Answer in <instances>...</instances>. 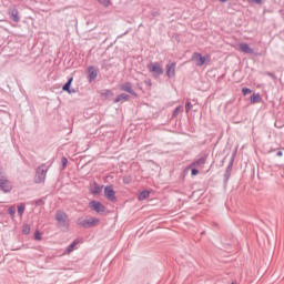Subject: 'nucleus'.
Instances as JSON below:
<instances>
[{
	"label": "nucleus",
	"instance_id": "f257e3e1",
	"mask_svg": "<svg viewBox=\"0 0 284 284\" xmlns=\"http://www.w3.org/2000/svg\"><path fill=\"white\" fill-rule=\"evenodd\" d=\"M0 190H2L4 194H10V192H12V182L8 180V175L3 168H0Z\"/></svg>",
	"mask_w": 284,
	"mask_h": 284
},
{
	"label": "nucleus",
	"instance_id": "f03ea898",
	"mask_svg": "<svg viewBox=\"0 0 284 284\" xmlns=\"http://www.w3.org/2000/svg\"><path fill=\"white\" fill-rule=\"evenodd\" d=\"M45 176H48V168L42 164L36 171L34 183H45Z\"/></svg>",
	"mask_w": 284,
	"mask_h": 284
},
{
	"label": "nucleus",
	"instance_id": "7ed1b4c3",
	"mask_svg": "<svg viewBox=\"0 0 284 284\" xmlns=\"http://www.w3.org/2000/svg\"><path fill=\"white\" fill-rule=\"evenodd\" d=\"M77 223L80 227H84V230H88V227H94V225H97V223H99V219H97V217H89V219L79 217Z\"/></svg>",
	"mask_w": 284,
	"mask_h": 284
},
{
	"label": "nucleus",
	"instance_id": "20e7f679",
	"mask_svg": "<svg viewBox=\"0 0 284 284\" xmlns=\"http://www.w3.org/2000/svg\"><path fill=\"white\" fill-rule=\"evenodd\" d=\"M210 55H202L199 52H194L191 57V60L194 61L195 65H197V68H202V65H205V61H209Z\"/></svg>",
	"mask_w": 284,
	"mask_h": 284
},
{
	"label": "nucleus",
	"instance_id": "39448f33",
	"mask_svg": "<svg viewBox=\"0 0 284 284\" xmlns=\"http://www.w3.org/2000/svg\"><path fill=\"white\" fill-rule=\"evenodd\" d=\"M148 70H149V72H151L153 74V77H156V78L161 77V74H163V67H161V64H159V62L149 63Z\"/></svg>",
	"mask_w": 284,
	"mask_h": 284
},
{
	"label": "nucleus",
	"instance_id": "423d86ee",
	"mask_svg": "<svg viewBox=\"0 0 284 284\" xmlns=\"http://www.w3.org/2000/svg\"><path fill=\"white\" fill-rule=\"evenodd\" d=\"M55 221L59 223L60 227H68V214L63 211H57Z\"/></svg>",
	"mask_w": 284,
	"mask_h": 284
},
{
	"label": "nucleus",
	"instance_id": "0eeeda50",
	"mask_svg": "<svg viewBox=\"0 0 284 284\" xmlns=\"http://www.w3.org/2000/svg\"><path fill=\"white\" fill-rule=\"evenodd\" d=\"M104 196L105 199H108V201H116V192H114L112 185H108L104 187Z\"/></svg>",
	"mask_w": 284,
	"mask_h": 284
},
{
	"label": "nucleus",
	"instance_id": "6e6552de",
	"mask_svg": "<svg viewBox=\"0 0 284 284\" xmlns=\"http://www.w3.org/2000/svg\"><path fill=\"white\" fill-rule=\"evenodd\" d=\"M89 207H91V210H93V211L97 212L98 214H101V212H105V206L102 205L101 202L95 201V200H93V201H91V202L89 203Z\"/></svg>",
	"mask_w": 284,
	"mask_h": 284
},
{
	"label": "nucleus",
	"instance_id": "1a4fd4ad",
	"mask_svg": "<svg viewBox=\"0 0 284 284\" xmlns=\"http://www.w3.org/2000/svg\"><path fill=\"white\" fill-rule=\"evenodd\" d=\"M166 77H169V79L176 77V63L175 62H171V63L166 64Z\"/></svg>",
	"mask_w": 284,
	"mask_h": 284
},
{
	"label": "nucleus",
	"instance_id": "9d476101",
	"mask_svg": "<svg viewBox=\"0 0 284 284\" xmlns=\"http://www.w3.org/2000/svg\"><path fill=\"white\" fill-rule=\"evenodd\" d=\"M9 16L14 23H19L21 21V18L19 17V9H17V7L9 8Z\"/></svg>",
	"mask_w": 284,
	"mask_h": 284
},
{
	"label": "nucleus",
	"instance_id": "9b49d317",
	"mask_svg": "<svg viewBox=\"0 0 284 284\" xmlns=\"http://www.w3.org/2000/svg\"><path fill=\"white\" fill-rule=\"evenodd\" d=\"M234 166V158H232V160L230 161L225 173H224V183H227V181H230V178L232 176V168Z\"/></svg>",
	"mask_w": 284,
	"mask_h": 284
},
{
	"label": "nucleus",
	"instance_id": "f8f14e48",
	"mask_svg": "<svg viewBox=\"0 0 284 284\" xmlns=\"http://www.w3.org/2000/svg\"><path fill=\"white\" fill-rule=\"evenodd\" d=\"M240 52H244V54H254V49L250 48V44L242 42L239 44Z\"/></svg>",
	"mask_w": 284,
	"mask_h": 284
},
{
	"label": "nucleus",
	"instance_id": "ddd939ff",
	"mask_svg": "<svg viewBox=\"0 0 284 284\" xmlns=\"http://www.w3.org/2000/svg\"><path fill=\"white\" fill-rule=\"evenodd\" d=\"M72 81H74V78H69V80L62 87L63 92H68V94H74L77 92V90L70 89V85H72Z\"/></svg>",
	"mask_w": 284,
	"mask_h": 284
},
{
	"label": "nucleus",
	"instance_id": "4468645a",
	"mask_svg": "<svg viewBox=\"0 0 284 284\" xmlns=\"http://www.w3.org/2000/svg\"><path fill=\"white\" fill-rule=\"evenodd\" d=\"M120 89L123 92H128L129 94H132L133 97H136V92H134V89H132V83H130V82L121 84Z\"/></svg>",
	"mask_w": 284,
	"mask_h": 284
},
{
	"label": "nucleus",
	"instance_id": "2eb2a0df",
	"mask_svg": "<svg viewBox=\"0 0 284 284\" xmlns=\"http://www.w3.org/2000/svg\"><path fill=\"white\" fill-rule=\"evenodd\" d=\"M207 161V155H202L197 160L193 161L191 163V168H201V165H205V162Z\"/></svg>",
	"mask_w": 284,
	"mask_h": 284
},
{
	"label": "nucleus",
	"instance_id": "dca6fc26",
	"mask_svg": "<svg viewBox=\"0 0 284 284\" xmlns=\"http://www.w3.org/2000/svg\"><path fill=\"white\" fill-rule=\"evenodd\" d=\"M88 74H89V81L92 83L97 77H99V71L94 67H89L88 68Z\"/></svg>",
	"mask_w": 284,
	"mask_h": 284
},
{
	"label": "nucleus",
	"instance_id": "f3484780",
	"mask_svg": "<svg viewBox=\"0 0 284 284\" xmlns=\"http://www.w3.org/2000/svg\"><path fill=\"white\" fill-rule=\"evenodd\" d=\"M102 190H103V186L99 185L98 183H93L91 185V193L93 194H101Z\"/></svg>",
	"mask_w": 284,
	"mask_h": 284
},
{
	"label": "nucleus",
	"instance_id": "a211bd4d",
	"mask_svg": "<svg viewBox=\"0 0 284 284\" xmlns=\"http://www.w3.org/2000/svg\"><path fill=\"white\" fill-rule=\"evenodd\" d=\"M130 99V95L125 93H121L114 99V103H120V101H128Z\"/></svg>",
	"mask_w": 284,
	"mask_h": 284
},
{
	"label": "nucleus",
	"instance_id": "6ab92c4d",
	"mask_svg": "<svg viewBox=\"0 0 284 284\" xmlns=\"http://www.w3.org/2000/svg\"><path fill=\"white\" fill-rule=\"evenodd\" d=\"M263 101V98H261V93H254L251 97V103H261Z\"/></svg>",
	"mask_w": 284,
	"mask_h": 284
},
{
	"label": "nucleus",
	"instance_id": "aec40b11",
	"mask_svg": "<svg viewBox=\"0 0 284 284\" xmlns=\"http://www.w3.org/2000/svg\"><path fill=\"white\" fill-rule=\"evenodd\" d=\"M79 245V241H73L65 250V254H70L71 252H74V247Z\"/></svg>",
	"mask_w": 284,
	"mask_h": 284
},
{
	"label": "nucleus",
	"instance_id": "412c9836",
	"mask_svg": "<svg viewBox=\"0 0 284 284\" xmlns=\"http://www.w3.org/2000/svg\"><path fill=\"white\" fill-rule=\"evenodd\" d=\"M150 196V192L149 191H142L139 194V201H145V199H148Z\"/></svg>",
	"mask_w": 284,
	"mask_h": 284
},
{
	"label": "nucleus",
	"instance_id": "4be33fe9",
	"mask_svg": "<svg viewBox=\"0 0 284 284\" xmlns=\"http://www.w3.org/2000/svg\"><path fill=\"white\" fill-rule=\"evenodd\" d=\"M112 95H113V93L108 89L101 91V97H104V99H108Z\"/></svg>",
	"mask_w": 284,
	"mask_h": 284
},
{
	"label": "nucleus",
	"instance_id": "5701e85b",
	"mask_svg": "<svg viewBox=\"0 0 284 284\" xmlns=\"http://www.w3.org/2000/svg\"><path fill=\"white\" fill-rule=\"evenodd\" d=\"M23 212H26V206L23 204H20L18 206V214H19V216H23Z\"/></svg>",
	"mask_w": 284,
	"mask_h": 284
},
{
	"label": "nucleus",
	"instance_id": "b1692460",
	"mask_svg": "<svg viewBox=\"0 0 284 284\" xmlns=\"http://www.w3.org/2000/svg\"><path fill=\"white\" fill-rule=\"evenodd\" d=\"M22 234H26V235L30 234V225L29 224H24L22 226Z\"/></svg>",
	"mask_w": 284,
	"mask_h": 284
},
{
	"label": "nucleus",
	"instance_id": "393cba45",
	"mask_svg": "<svg viewBox=\"0 0 284 284\" xmlns=\"http://www.w3.org/2000/svg\"><path fill=\"white\" fill-rule=\"evenodd\" d=\"M7 212L10 216H14V214H17V207L10 206Z\"/></svg>",
	"mask_w": 284,
	"mask_h": 284
},
{
	"label": "nucleus",
	"instance_id": "a878e982",
	"mask_svg": "<svg viewBox=\"0 0 284 284\" xmlns=\"http://www.w3.org/2000/svg\"><path fill=\"white\" fill-rule=\"evenodd\" d=\"M61 163H62V169L65 170V168H68V158L63 156L61 159Z\"/></svg>",
	"mask_w": 284,
	"mask_h": 284
},
{
	"label": "nucleus",
	"instance_id": "bb28decb",
	"mask_svg": "<svg viewBox=\"0 0 284 284\" xmlns=\"http://www.w3.org/2000/svg\"><path fill=\"white\" fill-rule=\"evenodd\" d=\"M98 2H99L101 6H104V8H108V6H110V0H98Z\"/></svg>",
	"mask_w": 284,
	"mask_h": 284
},
{
	"label": "nucleus",
	"instance_id": "cd10ccee",
	"mask_svg": "<svg viewBox=\"0 0 284 284\" xmlns=\"http://www.w3.org/2000/svg\"><path fill=\"white\" fill-rule=\"evenodd\" d=\"M242 94H243L244 97H246V94H252V90H251V89H247V88H243V89H242Z\"/></svg>",
	"mask_w": 284,
	"mask_h": 284
},
{
	"label": "nucleus",
	"instance_id": "c85d7f7f",
	"mask_svg": "<svg viewBox=\"0 0 284 284\" xmlns=\"http://www.w3.org/2000/svg\"><path fill=\"white\" fill-rule=\"evenodd\" d=\"M190 110H192V102L187 101L185 103V112H190Z\"/></svg>",
	"mask_w": 284,
	"mask_h": 284
},
{
	"label": "nucleus",
	"instance_id": "c756f323",
	"mask_svg": "<svg viewBox=\"0 0 284 284\" xmlns=\"http://www.w3.org/2000/svg\"><path fill=\"white\" fill-rule=\"evenodd\" d=\"M179 112H181V106H176L173 111V116H179Z\"/></svg>",
	"mask_w": 284,
	"mask_h": 284
},
{
	"label": "nucleus",
	"instance_id": "7c9ffc66",
	"mask_svg": "<svg viewBox=\"0 0 284 284\" xmlns=\"http://www.w3.org/2000/svg\"><path fill=\"white\" fill-rule=\"evenodd\" d=\"M34 239H36V241H41V232L36 231Z\"/></svg>",
	"mask_w": 284,
	"mask_h": 284
},
{
	"label": "nucleus",
	"instance_id": "2f4dec72",
	"mask_svg": "<svg viewBox=\"0 0 284 284\" xmlns=\"http://www.w3.org/2000/svg\"><path fill=\"white\" fill-rule=\"evenodd\" d=\"M43 203H44V202H43V200H41V199H39V200L36 201L37 207L43 205Z\"/></svg>",
	"mask_w": 284,
	"mask_h": 284
},
{
	"label": "nucleus",
	"instance_id": "473e14b6",
	"mask_svg": "<svg viewBox=\"0 0 284 284\" xmlns=\"http://www.w3.org/2000/svg\"><path fill=\"white\" fill-rule=\"evenodd\" d=\"M266 74H267V77H270L271 79H273L274 81H276V75H275L274 73L267 72Z\"/></svg>",
	"mask_w": 284,
	"mask_h": 284
},
{
	"label": "nucleus",
	"instance_id": "72a5a7b5",
	"mask_svg": "<svg viewBox=\"0 0 284 284\" xmlns=\"http://www.w3.org/2000/svg\"><path fill=\"white\" fill-rule=\"evenodd\" d=\"M196 174H199V171L196 169H192L191 170V175L196 176Z\"/></svg>",
	"mask_w": 284,
	"mask_h": 284
},
{
	"label": "nucleus",
	"instance_id": "f704fd0d",
	"mask_svg": "<svg viewBox=\"0 0 284 284\" xmlns=\"http://www.w3.org/2000/svg\"><path fill=\"white\" fill-rule=\"evenodd\" d=\"M276 156H283V151H278V152L276 153Z\"/></svg>",
	"mask_w": 284,
	"mask_h": 284
},
{
	"label": "nucleus",
	"instance_id": "c9c22d12",
	"mask_svg": "<svg viewBox=\"0 0 284 284\" xmlns=\"http://www.w3.org/2000/svg\"><path fill=\"white\" fill-rule=\"evenodd\" d=\"M255 3H258V4H261V3H263V0H253Z\"/></svg>",
	"mask_w": 284,
	"mask_h": 284
},
{
	"label": "nucleus",
	"instance_id": "e433bc0d",
	"mask_svg": "<svg viewBox=\"0 0 284 284\" xmlns=\"http://www.w3.org/2000/svg\"><path fill=\"white\" fill-rule=\"evenodd\" d=\"M221 3H227V0H220Z\"/></svg>",
	"mask_w": 284,
	"mask_h": 284
},
{
	"label": "nucleus",
	"instance_id": "4c0bfd02",
	"mask_svg": "<svg viewBox=\"0 0 284 284\" xmlns=\"http://www.w3.org/2000/svg\"><path fill=\"white\" fill-rule=\"evenodd\" d=\"M159 13H153V17H156Z\"/></svg>",
	"mask_w": 284,
	"mask_h": 284
},
{
	"label": "nucleus",
	"instance_id": "58836bf2",
	"mask_svg": "<svg viewBox=\"0 0 284 284\" xmlns=\"http://www.w3.org/2000/svg\"><path fill=\"white\" fill-rule=\"evenodd\" d=\"M231 284H237L236 282H232Z\"/></svg>",
	"mask_w": 284,
	"mask_h": 284
}]
</instances>
